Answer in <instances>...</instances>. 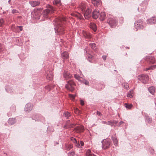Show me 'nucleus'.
<instances>
[{
	"label": "nucleus",
	"mask_w": 156,
	"mask_h": 156,
	"mask_svg": "<svg viewBox=\"0 0 156 156\" xmlns=\"http://www.w3.org/2000/svg\"><path fill=\"white\" fill-rule=\"evenodd\" d=\"M66 19L65 18H57L55 21L54 28L56 33H59V34L64 33V26L62 24L65 23Z\"/></svg>",
	"instance_id": "1"
},
{
	"label": "nucleus",
	"mask_w": 156,
	"mask_h": 156,
	"mask_svg": "<svg viewBox=\"0 0 156 156\" xmlns=\"http://www.w3.org/2000/svg\"><path fill=\"white\" fill-rule=\"evenodd\" d=\"M81 9L82 13L86 19H88L91 17V10L90 9L87 8L86 9V7L83 4L81 6Z\"/></svg>",
	"instance_id": "2"
},
{
	"label": "nucleus",
	"mask_w": 156,
	"mask_h": 156,
	"mask_svg": "<svg viewBox=\"0 0 156 156\" xmlns=\"http://www.w3.org/2000/svg\"><path fill=\"white\" fill-rule=\"evenodd\" d=\"M67 83L65 85L66 88L68 90L71 92L75 89V83L72 80H70L67 81Z\"/></svg>",
	"instance_id": "3"
},
{
	"label": "nucleus",
	"mask_w": 156,
	"mask_h": 156,
	"mask_svg": "<svg viewBox=\"0 0 156 156\" xmlns=\"http://www.w3.org/2000/svg\"><path fill=\"white\" fill-rule=\"evenodd\" d=\"M146 25L145 23L140 20H138L134 23V27L137 30L143 29Z\"/></svg>",
	"instance_id": "4"
},
{
	"label": "nucleus",
	"mask_w": 156,
	"mask_h": 156,
	"mask_svg": "<svg viewBox=\"0 0 156 156\" xmlns=\"http://www.w3.org/2000/svg\"><path fill=\"white\" fill-rule=\"evenodd\" d=\"M139 79L143 83H147L149 80V76L146 74H142L138 76Z\"/></svg>",
	"instance_id": "5"
},
{
	"label": "nucleus",
	"mask_w": 156,
	"mask_h": 156,
	"mask_svg": "<svg viewBox=\"0 0 156 156\" xmlns=\"http://www.w3.org/2000/svg\"><path fill=\"white\" fill-rule=\"evenodd\" d=\"M101 142L102 144V147L103 149H106L109 147L110 144V140H103Z\"/></svg>",
	"instance_id": "6"
},
{
	"label": "nucleus",
	"mask_w": 156,
	"mask_h": 156,
	"mask_svg": "<svg viewBox=\"0 0 156 156\" xmlns=\"http://www.w3.org/2000/svg\"><path fill=\"white\" fill-rule=\"evenodd\" d=\"M107 22L112 27H115L116 25V21L115 18H109L108 19Z\"/></svg>",
	"instance_id": "7"
},
{
	"label": "nucleus",
	"mask_w": 156,
	"mask_h": 156,
	"mask_svg": "<svg viewBox=\"0 0 156 156\" xmlns=\"http://www.w3.org/2000/svg\"><path fill=\"white\" fill-rule=\"evenodd\" d=\"M54 11V9L53 7L51 5H49L48 8L44 10L43 14L46 17L47 16L48 13H52Z\"/></svg>",
	"instance_id": "8"
},
{
	"label": "nucleus",
	"mask_w": 156,
	"mask_h": 156,
	"mask_svg": "<svg viewBox=\"0 0 156 156\" xmlns=\"http://www.w3.org/2000/svg\"><path fill=\"white\" fill-rule=\"evenodd\" d=\"M32 119L35 120L36 121H41L44 122V118L42 116L40 115H35L34 118H32Z\"/></svg>",
	"instance_id": "9"
},
{
	"label": "nucleus",
	"mask_w": 156,
	"mask_h": 156,
	"mask_svg": "<svg viewBox=\"0 0 156 156\" xmlns=\"http://www.w3.org/2000/svg\"><path fill=\"white\" fill-rule=\"evenodd\" d=\"M32 107L33 105L31 103H28L25 106L24 110L26 112H28L32 110Z\"/></svg>",
	"instance_id": "10"
},
{
	"label": "nucleus",
	"mask_w": 156,
	"mask_h": 156,
	"mask_svg": "<svg viewBox=\"0 0 156 156\" xmlns=\"http://www.w3.org/2000/svg\"><path fill=\"white\" fill-rule=\"evenodd\" d=\"M82 34L86 39H90L92 37V35L89 32L83 31Z\"/></svg>",
	"instance_id": "11"
},
{
	"label": "nucleus",
	"mask_w": 156,
	"mask_h": 156,
	"mask_svg": "<svg viewBox=\"0 0 156 156\" xmlns=\"http://www.w3.org/2000/svg\"><path fill=\"white\" fill-rule=\"evenodd\" d=\"M70 121L69 120H67L66 123V124L64 126L63 128L65 129H68L72 127H73L75 125L73 123H70Z\"/></svg>",
	"instance_id": "12"
},
{
	"label": "nucleus",
	"mask_w": 156,
	"mask_h": 156,
	"mask_svg": "<svg viewBox=\"0 0 156 156\" xmlns=\"http://www.w3.org/2000/svg\"><path fill=\"white\" fill-rule=\"evenodd\" d=\"M64 78L66 80L72 77V75L68 72L65 71L63 74Z\"/></svg>",
	"instance_id": "13"
},
{
	"label": "nucleus",
	"mask_w": 156,
	"mask_h": 156,
	"mask_svg": "<svg viewBox=\"0 0 156 156\" xmlns=\"http://www.w3.org/2000/svg\"><path fill=\"white\" fill-rule=\"evenodd\" d=\"M99 10L98 9H95L92 13V17L94 19H97L99 15Z\"/></svg>",
	"instance_id": "14"
},
{
	"label": "nucleus",
	"mask_w": 156,
	"mask_h": 156,
	"mask_svg": "<svg viewBox=\"0 0 156 156\" xmlns=\"http://www.w3.org/2000/svg\"><path fill=\"white\" fill-rule=\"evenodd\" d=\"M84 129V127L82 125H80L77 126L75 128V130L78 133H80L83 132Z\"/></svg>",
	"instance_id": "15"
},
{
	"label": "nucleus",
	"mask_w": 156,
	"mask_h": 156,
	"mask_svg": "<svg viewBox=\"0 0 156 156\" xmlns=\"http://www.w3.org/2000/svg\"><path fill=\"white\" fill-rule=\"evenodd\" d=\"M47 75L46 78L47 80L51 81L52 80L53 77V74L51 71H49L47 73Z\"/></svg>",
	"instance_id": "16"
},
{
	"label": "nucleus",
	"mask_w": 156,
	"mask_h": 156,
	"mask_svg": "<svg viewBox=\"0 0 156 156\" xmlns=\"http://www.w3.org/2000/svg\"><path fill=\"white\" fill-rule=\"evenodd\" d=\"M85 51L86 52H85V54H86V53L87 54V56H86L87 57H88V61L90 62V59L92 58V56L90 55L89 53L88 54L87 52H88V48H85L84 49Z\"/></svg>",
	"instance_id": "17"
},
{
	"label": "nucleus",
	"mask_w": 156,
	"mask_h": 156,
	"mask_svg": "<svg viewBox=\"0 0 156 156\" xmlns=\"http://www.w3.org/2000/svg\"><path fill=\"white\" fill-rule=\"evenodd\" d=\"M100 15V19L101 20L103 21L106 18V15L104 12H102Z\"/></svg>",
	"instance_id": "18"
},
{
	"label": "nucleus",
	"mask_w": 156,
	"mask_h": 156,
	"mask_svg": "<svg viewBox=\"0 0 156 156\" xmlns=\"http://www.w3.org/2000/svg\"><path fill=\"white\" fill-rule=\"evenodd\" d=\"M90 27L94 32H95L97 30V28L96 26L94 23H90Z\"/></svg>",
	"instance_id": "19"
},
{
	"label": "nucleus",
	"mask_w": 156,
	"mask_h": 156,
	"mask_svg": "<svg viewBox=\"0 0 156 156\" xmlns=\"http://www.w3.org/2000/svg\"><path fill=\"white\" fill-rule=\"evenodd\" d=\"M30 3L32 7L36 6L40 4V2L38 1H31Z\"/></svg>",
	"instance_id": "20"
},
{
	"label": "nucleus",
	"mask_w": 156,
	"mask_h": 156,
	"mask_svg": "<svg viewBox=\"0 0 156 156\" xmlns=\"http://www.w3.org/2000/svg\"><path fill=\"white\" fill-rule=\"evenodd\" d=\"M62 57L63 59H67L69 58V54L68 52L64 51L62 54Z\"/></svg>",
	"instance_id": "21"
},
{
	"label": "nucleus",
	"mask_w": 156,
	"mask_h": 156,
	"mask_svg": "<svg viewBox=\"0 0 156 156\" xmlns=\"http://www.w3.org/2000/svg\"><path fill=\"white\" fill-rule=\"evenodd\" d=\"M92 2L94 6H98L100 3V0H92Z\"/></svg>",
	"instance_id": "22"
},
{
	"label": "nucleus",
	"mask_w": 156,
	"mask_h": 156,
	"mask_svg": "<svg viewBox=\"0 0 156 156\" xmlns=\"http://www.w3.org/2000/svg\"><path fill=\"white\" fill-rule=\"evenodd\" d=\"M16 122V119L15 118H10L9 119L8 123L10 125L14 124Z\"/></svg>",
	"instance_id": "23"
},
{
	"label": "nucleus",
	"mask_w": 156,
	"mask_h": 156,
	"mask_svg": "<svg viewBox=\"0 0 156 156\" xmlns=\"http://www.w3.org/2000/svg\"><path fill=\"white\" fill-rule=\"evenodd\" d=\"M149 91L152 94H153L155 92V88L153 87H151L148 88Z\"/></svg>",
	"instance_id": "24"
},
{
	"label": "nucleus",
	"mask_w": 156,
	"mask_h": 156,
	"mask_svg": "<svg viewBox=\"0 0 156 156\" xmlns=\"http://www.w3.org/2000/svg\"><path fill=\"white\" fill-rule=\"evenodd\" d=\"M84 143L83 141H81L80 142V144L79 141H78L77 143L76 144V146L78 147L79 148H81L84 145Z\"/></svg>",
	"instance_id": "25"
},
{
	"label": "nucleus",
	"mask_w": 156,
	"mask_h": 156,
	"mask_svg": "<svg viewBox=\"0 0 156 156\" xmlns=\"http://www.w3.org/2000/svg\"><path fill=\"white\" fill-rule=\"evenodd\" d=\"M133 90H129L127 95V97L130 98H132L133 96Z\"/></svg>",
	"instance_id": "26"
},
{
	"label": "nucleus",
	"mask_w": 156,
	"mask_h": 156,
	"mask_svg": "<svg viewBox=\"0 0 156 156\" xmlns=\"http://www.w3.org/2000/svg\"><path fill=\"white\" fill-rule=\"evenodd\" d=\"M86 156H95L91 152L90 149H88L86 152Z\"/></svg>",
	"instance_id": "27"
},
{
	"label": "nucleus",
	"mask_w": 156,
	"mask_h": 156,
	"mask_svg": "<svg viewBox=\"0 0 156 156\" xmlns=\"http://www.w3.org/2000/svg\"><path fill=\"white\" fill-rule=\"evenodd\" d=\"M112 139L113 142L114 144L115 145H117L118 143V140L116 137L112 136Z\"/></svg>",
	"instance_id": "28"
},
{
	"label": "nucleus",
	"mask_w": 156,
	"mask_h": 156,
	"mask_svg": "<svg viewBox=\"0 0 156 156\" xmlns=\"http://www.w3.org/2000/svg\"><path fill=\"white\" fill-rule=\"evenodd\" d=\"M5 89L7 92L11 93L13 92V89L12 87H5Z\"/></svg>",
	"instance_id": "29"
},
{
	"label": "nucleus",
	"mask_w": 156,
	"mask_h": 156,
	"mask_svg": "<svg viewBox=\"0 0 156 156\" xmlns=\"http://www.w3.org/2000/svg\"><path fill=\"white\" fill-rule=\"evenodd\" d=\"M53 4L54 5H61V1L60 0H54Z\"/></svg>",
	"instance_id": "30"
},
{
	"label": "nucleus",
	"mask_w": 156,
	"mask_h": 156,
	"mask_svg": "<svg viewBox=\"0 0 156 156\" xmlns=\"http://www.w3.org/2000/svg\"><path fill=\"white\" fill-rule=\"evenodd\" d=\"M146 121L149 123H151L152 121V119L150 117L148 116H146Z\"/></svg>",
	"instance_id": "31"
},
{
	"label": "nucleus",
	"mask_w": 156,
	"mask_h": 156,
	"mask_svg": "<svg viewBox=\"0 0 156 156\" xmlns=\"http://www.w3.org/2000/svg\"><path fill=\"white\" fill-rule=\"evenodd\" d=\"M64 115L67 119H68L71 115L70 113L68 112H65L64 113Z\"/></svg>",
	"instance_id": "32"
},
{
	"label": "nucleus",
	"mask_w": 156,
	"mask_h": 156,
	"mask_svg": "<svg viewBox=\"0 0 156 156\" xmlns=\"http://www.w3.org/2000/svg\"><path fill=\"white\" fill-rule=\"evenodd\" d=\"M90 46L91 47V48L94 50H95L96 49V44L95 43H91L90 44Z\"/></svg>",
	"instance_id": "33"
},
{
	"label": "nucleus",
	"mask_w": 156,
	"mask_h": 156,
	"mask_svg": "<svg viewBox=\"0 0 156 156\" xmlns=\"http://www.w3.org/2000/svg\"><path fill=\"white\" fill-rule=\"evenodd\" d=\"M75 16L79 19L81 20L83 19V16L80 13H78L77 14H75Z\"/></svg>",
	"instance_id": "34"
},
{
	"label": "nucleus",
	"mask_w": 156,
	"mask_h": 156,
	"mask_svg": "<svg viewBox=\"0 0 156 156\" xmlns=\"http://www.w3.org/2000/svg\"><path fill=\"white\" fill-rule=\"evenodd\" d=\"M72 147V145L71 144L66 145L65 146V149L66 150L69 151L70 150Z\"/></svg>",
	"instance_id": "35"
},
{
	"label": "nucleus",
	"mask_w": 156,
	"mask_h": 156,
	"mask_svg": "<svg viewBox=\"0 0 156 156\" xmlns=\"http://www.w3.org/2000/svg\"><path fill=\"white\" fill-rule=\"evenodd\" d=\"M125 106L126 108L128 109H130L133 107V105L131 104L129 105L127 103H125Z\"/></svg>",
	"instance_id": "36"
},
{
	"label": "nucleus",
	"mask_w": 156,
	"mask_h": 156,
	"mask_svg": "<svg viewBox=\"0 0 156 156\" xmlns=\"http://www.w3.org/2000/svg\"><path fill=\"white\" fill-rule=\"evenodd\" d=\"M70 140L71 141H73L74 143L75 144V145L76 146V144L77 143V142L76 140L73 137H72L70 138Z\"/></svg>",
	"instance_id": "37"
},
{
	"label": "nucleus",
	"mask_w": 156,
	"mask_h": 156,
	"mask_svg": "<svg viewBox=\"0 0 156 156\" xmlns=\"http://www.w3.org/2000/svg\"><path fill=\"white\" fill-rule=\"evenodd\" d=\"M151 19L153 24H156V17H152Z\"/></svg>",
	"instance_id": "38"
},
{
	"label": "nucleus",
	"mask_w": 156,
	"mask_h": 156,
	"mask_svg": "<svg viewBox=\"0 0 156 156\" xmlns=\"http://www.w3.org/2000/svg\"><path fill=\"white\" fill-rule=\"evenodd\" d=\"M155 62L154 58H152L151 59H150V62L151 64H154Z\"/></svg>",
	"instance_id": "39"
},
{
	"label": "nucleus",
	"mask_w": 156,
	"mask_h": 156,
	"mask_svg": "<svg viewBox=\"0 0 156 156\" xmlns=\"http://www.w3.org/2000/svg\"><path fill=\"white\" fill-rule=\"evenodd\" d=\"M147 23L148 24H153L152 20H151V19H150L148 20H147Z\"/></svg>",
	"instance_id": "40"
},
{
	"label": "nucleus",
	"mask_w": 156,
	"mask_h": 156,
	"mask_svg": "<svg viewBox=\"0 0 156 156\" xmlns=\"http://www.w3.org/2000/svg\"><path fill=\"white\" fill-rule=\"evenodd\" d=\"M74 154L75 152L74 151L69 152L68 153V156H74Z\"/></svg>",
	"instance_id": "41"
},
{
	"label": "nucleus",
	"mask_w": 156,
	"mask_h": 156,
	"mask_svg": "<svg viewBox=\"0 0 156 156\" xmlns=\"http://www.w3.org/2000/svg\"><path fill=\"white\" fill-rule=\"evenodd\" d=\"M107 125H110L112 126H113L114 125L112 121H108V122H107Z\"/></svg>",
	"instance_id": "42"
},
{
	"label": "nucleus",
	"mask_w": 156,
	"mask_h": 156,
	"mask_svg": "<svg viewBox=\"0 0 156 156\" xmlns=\"http://www.w3.org/2000/svg\"><path fill=\"white\" fill-rule=\"evenodd\" d=\"M156 67V65H153L148 68V69L149 70L153 69Z\"/></svg>",
	"instance_id": "43"
},
{
	"label": "nucleus",
	"mask_w": 156,
	"mask_h": 156,
	"mask_svg": "<svg viewBox=\"0 0 156 156\" xmlns=\"http://www.w3.org/2000/svg\"><path fill=\"white\" fill-rule=\"evenodd\" d=\"M69 96L70 98L71 99H74L75 97V95L73 94H69Z\"/></svg>",
	"instance_id": "44"
},
{
	"label": "nucleus",
	"mask_w": 156,
	"mask_h": 156,
	"mask_svg": "<svg viewBox=\"0 0 156 156\" xmlns=\"http://www.w3.org/2000/svg\"><path fill=\"white\" fill-rule=\"evenodd\" d=\"M4 22V21L3 19H0V27H1L3 25Z\"/></svg>",
	"instance_id": "45"
},
{
	"label": "nucleus",
	"mask_w": 156,
	"mask_h": 156,
	"mask_svg": "<svg viewBox=\"0 0 156 156\" xmlns=\"http://www.w3.org/2000/svg\"><path fill=\"white\" fill-rule=\"evenodd\" d=\"M83 83L85 85H88L89 84V82L86 80H84V81L83 82Z\"/></svg>",
	"instance_id": "46"
},
{
	"label": "nucleus",
	"mask_w": 156,
	"mask_h": 156,
	"mask_svg": "<svg viewBox=\"0 0 156 156\" xmlns=\"http://www.w3.org/2000/svg\"><path fill=\"white\" fill-rule=\"evenodd\" d=\"M45 88H47L49 90L51 89V86L48 85L45 87Z\"/></svg>",
	"instance_id": "47"
},
{
	"label": "nucleus",
	"mask_w": 156,
	"mask_h": 156,
	"mask_svg": "<svg viewBox=\"0 0 156 156\" xmlns=\"http://www.w3.org/2000/svg\"><path fill=\"white\" fill-rule=\"evenodd\" d=\"M12 13L14 14L18 12V11L16 9H13L12 11Z\"/></svg>",
	"instance_id": "48"
},
{
	"label": "nucleus",
	"mask_w": 156,
	"mask_h": 156,
	"mask_svg": "<svg viewBox=\"0 0 156 156\" xmlns=\"http://www.w3.org/2000/svg\"><path fill=\"white\" fill-rule=\"evenodd\" d=\"M74 112H75L76 113H78L79 112V110L77 108H76V109H74Z\"/></svg>",
	"instance_id": "49"
},
{
	"label": "nucleus",
	"mask_w": 156,
	"mask_h": 156,
	"mask_svg": "<svg viewBox=\"0 0 156 156\" xmlns=\"http://www.w3.org/2000/svg\"><path fill=\"white\" fill-rule=\"evenodd\" d=\"M74 76H75V78H76V79H77L78 80L80 79V76H79L76 75H75Z\"/></svg>",
	"instance_id": "50"
},
{
	"label": "nucleus",
	"mask_w": 156,
	"mask_h": 156,
	"mask_svg": "<svg viewBox=\"0 0 156 156\" xmlns=\"http://www.w3.org/2000/svg\"><path fill=\"white\" fill-rule=\"evenodd\" d=\"M107 56L106 55H103L102 56V58L105 61L106 59Z\"/></svg>",
	"instance_id": "51"
},
{
	"label": "nucleus",
	"mask_w": 156,
	"mask_h": 156,
	"mask_svg": "<svg viewBox=\"0 0 156 156\" xmlns=\"http://www.w3.org/2000/svg\"><path fill=\"white\" fill-rule=\"evenodd\" d=\"M124 123V122L123 121H120L118 125V126H119L120 125Z\"/></svg>",
	"instance_id": "52"
},
{
	"label": "nucleus",
	"mask_w": 156,
	"mask_h": 156,
	"mask_svg": "<svg viewBox=\"0 0 156 156\" xmlns=\"http://www.w3.org/2000/svg\"><path fill=\"white\" fill-rule=\"evenodd\" d=\"M80 104L81 105H84V102L83 100H81L80 101Z\"/></svg>",
	"instance_id": "53"
},
{
	"label": "nucleus",
	"mask_w": 156,
	"mask_h": 156,
	"mask_svg": "<svg viewBox=\"0 0 156 156\" xmlns=\"http://www.w3.org/2000/svg\"><path fill=\"white\" fill-rule=\"evenodd\" d=\"M2 45L0 44V52L2 51Z\"/></svg>",
	"instance_id": "54"
},
{
	"label": "nucleus",
	"mask_w": 156,
	"mask_h": 156,
	"mask_svg": "<svg viewBox=\"0 0 156 156\" xmlns=\"http://www.w3.org/2000/svg\"><path fill=\"white\" fill-rule=\"evenodd\" d=\"M17 27L19 28V29L20 31H22L23 30L22 26H18Z\"/></svg>",
	"instance_id": "55"
},
{
	"label": "nucleus",
	"mask_w": 156,
	"mask_h": 156,
	"mask_svg": "<svg viewBox=\"0 0 156 156\" xmlns=\"http://www.w3.org/2000/svg\"><path fill=\"white\" fill-rule=\"evenodd\" d=\"M113 121V125L114 124H117V122H118L117 121H115V120H114Z\"/></svg>",
	"instance_id": "56"
},
{
	"label": "nucleus",
	"mask_w": 156,
	"mask_h": 156,
	"mask_svg": "<svg viewBox=\"0 0 156 156\" xmlns=\"http://www.w3.org/2000/svg\"><path fill=\"white\" fill-rule=\"evenodd\" d=\"M97 114L99 115V116H100V115L101 114V113L100 112H98V111H97Z\"/></svg>",
	"instance_id": "57"
},
{
	"label": "nucleus",
	"mask_w": 156,
	"mask_h": 156,
	"mask_svg": "<svg viewBox=\"0 0 156 156\" xmlns=\"http://www.w3.org/2000/svg\"><path fill=\"white\" fill-rule=\"evenodd\" d=\"M102 122L103 124H107V122L106 121H102Z\"/></svg>",
	"instance_id": "58"
},
{
	"label": "nucleus",
	"mask_w": 156,
	"mask_h": 156,
	"mask_svg": "<svg viewBox=\"0 0 156 156\" xmlns=\"http://www.w3.org/2000/svg\"><path fill=\"white\" fill-rule=\"evenodd\" d=\"M125 87H126L127 89V87L129 88V86L127 84H126L125 86Z\"/></svg>",
	"instance_id": "59"
},
{
	"label": "nucleus",
	"mask_w": 156,
	"mask_h": 156,
	"mask_svg": "<svg viewBox=\"0 0 156 156\" xmlns=\"http://www.w3.org/2000/svg\"><path fill=\"white\" fill-rule=\"evenodd\" d=\"M149 70V69H148V68H146V69H145V70H146V71H147V70Z\"/></svg>",
	"instance_id": "60"
},
{
	"label": "nucleus",
	"mask_w": 156,
	"mask_h": 156,
	"mask_svg": "<svg viewBox=\"0 0 156 156\" xmlns=\"http://www.w3.org/2000/svg\"><path fill=\"white\" fill-rule=\"evenodd\" d=\"M10 1H11V0H9L8 2H9V4H10Z\"/></svg>",
	"instance_id": "61"
},
{
	"label": "nucleus",
	"mask_w": 156,
	"mask_h": 156,
	"mask_svg": "<svg viewBox=\"0 0 156 156\" xmlns=\"http://www.w3.org/2000/svg\"><path fill=\"white\" fill-rule=\"evenodd\" d=\"M76 156H78L77 155H76Z\"/></svg>",
	"instance_id": "62"
}]
</instances>
